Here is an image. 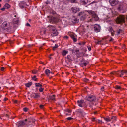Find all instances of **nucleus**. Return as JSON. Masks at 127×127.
I'll use <instances>...</instances> for the list:
<instances>
[{
  "label": "nucleus",
  "instance_id": "obj_1",
  "mask_svg": "<svg viewBox=\"0 0 127 127\" xmlns=\"http://www.w3.org/2000/svg\"><path fill=\"white\" fill-rule=\"evenodd\" d=\"M48 27L50 28V30L51 33V35L52 37L57 36L58 34V32H57L56 28L51 25L48 26Z\"/></svg>",
  "mask_w": 127,
  "mask_h": 127
},
{
  "label": "nucleus",
  "instance_id": "obj_2",
  "mask_svg": "<svg viewBox=\"0 0 127 127\" xmlns=\"http://www.w3.org/2000/svg\"><path fill=\"white\" fill-rule=\"evenodd\" d=\"M127 73V70H122L121 71H118L117 72L114 71H113L110 73L111 74L113 75L116 74L117 75H119V76L120 77H122L124 74H126Z\"/></svg>",
  "mask_w": 127,
  "mask_h": 127
},
{
  "label": "nucleus",
  "instance_id": "obj_3",
  "mask_svg": "<svg viewBox=\"0 0 127 127\" xmlns=\"http://www.w3.org/2000/svg\"><path fill=\"white\" fill-rule=\"evenodd\" d=\"M125 17L124 15H120L117 19L116 22L117 23L120 24L122 23H124Z\"/></svg>",
  "mask_w": 127,
  "mask_h": 127
},
{
  "label": "nucleus",
  "instance_id": "obj_4",
  "mask_svg": "<svg viewBox=\"0 0 127 127\" xmlns=\"http://www.w3.org/2000/svg\"><path fill=\"white\" fill-rule=\"evenodd\" d=\"M86 100L90 102L94 101L96 99L95 97L92 95H89L86 97Z\"/></svg>",
  "mask_w": 127,
  "mask_h": 127
},
{
  "label": "nucleus",
  "instance_id": "obj_5",
  "mask_svg": "<svg viewBox=\"0 0 127 127\" xmlns=\"http://www.w3.org/2000/svg\"><path fill=\"white\" fill-rule=\"evenodd\" d=\"M12 24L11 23H10L9 22L7 23L4 22L2 24V25L4 27H7L9 29H10L12 26Z\"/></svg>",
  "mask_w": 127,
  "mask_h": 127
},
{
  "label": "nucleus",
  "instance_id": "obj_6",
  "mask_svg": "<svg viewBox=\"0 0 127 127\" xmlns=\"http://www.w3.org/2000/svg\"><path fill=\"white\" fill-rule=\"evenodd\" d=\"M49 19V21L50 22L55 23L58 22V19L56 17L50 16Z\"/></svg>",
  "mask_w": 127,
  "mask_h": 127
},
{
  "label": "nucleus",
  "instance_id": "obj_7",
  "mask_svg": "<svg viewBox=\"0 0 127 127\" xmlns=\"http://www.w3.org/2000/svg\"><path fill=\"white\" fill-rule=\"evenodd\" d=\"M31 119H26L24 120V126L25 125L26 126L28 127L31 125Z\"/></svg>",
  "mask_w": 127,
  "mask_h": 127
},
{
  "label": "nucleus",
  "instance_id": "obj_8",
  "mask_svg": "<svg viewBox=\"0 0 127 127\" xmlns=\"http://www.w3.org/2000/svg\"><path fill=\"white\" fill-rule=\"evenodd\" d=\"M94 30L96 32H99L101 29L100 26L99 25L95 24L94 26Z\"/></svg>",
  "mask_w": 127,
  "mask_h": 127
},
{
  "label": "nucleus",
  "instance_id": "obj_9",
  "mask_svg": "<svg viewBox=\"0 0 127 127\" xmlns=\"http://www.w3.org/2000/svg\"><path fill=\"white\" fill-rule=\"evenodd\" d=\"M117 0H110L109 2L112 6H114L117 4L118 3Z\"/></svg>",
  "mask_w": 127,
  "mask_h": 127
},
{
  "label": "nucleus",
  "instance_id": "obj_10",
  "mask_svg": "<svg viewBox=\"0 0 127 127\" xmlns=\"http://www.w3.org/2000/svg\"><path fill=\"white\" fill-rule=\"evenodd\" d=\"M84 102L83 100H81L77 101L78 105L80 107H83L84 106Z\"/></svg>",
  "mask_w": 127,
  "mask_h": 127
},
{
  "label": "nucleus",
  "instance_id": "obj_11",
  "mask_svg": "<svg viewBox=\"0 0 127 127\" xmlns=\"http://www.w3.org/2000/svg\"><path fill=\"white\" fill-rule=\"evenodd\" d=\"M99 18L98 17V16L96 14L95 15H94L93 17L91 19H90V20H89V22H90L91 21H92L94 20H95V21H97L99 19Z\"/></svg>",
  "mask_w": 127,
  "mask_h": 127
},
{
  "label": "nucleus",
  "instance_id": "obj_12",
  "mask_svg": "<svg viewBox=\"0 0 127 127\" xmlns=\"http://www.w3.org/2000/svg\"><path fill=\"white\" fill-rule=\"evenodd\" d=\"M16 125L18 127H23L24 125V121H19L16 123Z\"/></svg>",
  "mask_w": 127,
  "mask_h": 127
},
{
  "label": "nucleus",
  "instance_id": "obj_13",
  "mask_svg": "<svg viewBox=\"0 0 127 127\" xmlns=\"http://www.w3.org/2000/svg\"><path fill=\"white\" fill-rule=\"evenodd\" d=\"M71 10L73 13H75L79 12L80 10L78 8L73 7L71 8Z\"/></svg>",
  "mask_w": 127,
  "mask_h": 127
},
{
  "label": "nucleus",
  "instance_id": "obj_14",
  "mask_svg": "<svg viewBox=\"0 0 127 127\" xmlns=\"http://www.w3.org/2000/svg\"><path fill=\"white\" fill-rule=\"evenodd\" d=\"M124 4L122 3H120L119 5L118 8V10L120 11L124 9Z\"/></svg>",
  "mask_w": 127,
  "mask_h": 127
},
{
  "label": "nucleus",
  "instance_id": "obj_15",
  "mask_svg": "<svg viewBox=\"0 0 127 127\" xmlns=\"http://www.w3.org/2000/svg\"><path fill=\"white\" fill-rule=\"evenodd\" d=\"M78 113L80 114L81 115L83 116H84L85 115V113L84 112L83 110L81 109H78L77 111Z\"/></svg>",
  "mask_w": 127,
  "mask_h": 127
},
{
  "label": "nucleus",
  "instance_id": "obj_16",
  "mask_svg": "<svg viewBox=\"0 0 127 127\" xmlns=\"http://www.w3.org/2000/svg\"><path fill=\"white\" fill-rule=\"evenodd\" d=\"M46 74L48 76L53 74V73L51 72L48 69H46L45 71Z\"/></svg>",
  "mask_w": 127,
  "mask_h": 127
},
{
  "label": "nucleus",
  "instance_id": "obj_17",
  "mask_svg": "<svg viewBox=\"0 0 127 127\" xmlns=\"http://www.w3.org/2000/svg\"><path fill=\"white\" fill-rule=\"evenodd\" d=\"M87 12L90 14L92 15L93 17L96 14L95 12L92 11H88Z\"/></svg>",
  "mask_w": 127,
  "mask_h": 127
},
{
  "label": "nucleus",
  "instance_id": "obj_18",
  "mask_svg": "<svg viewBox=\"0 0 127 127\" xmlns=\"http://www.w3.org/2000/svg\"><path fill=\"white\" fill-rule=\"evenodd\" d=\"M46 31V30L45 29L43 28L41 30L40 33L42 35L43 34H45V32Z\"/></svg>",
  "mask_w": 127,
  "mask_h": 127
},
{
  "label": "nucleus",
  "instance_id": "obj_19",
  "mask_svg": "<svg viewBox=\"0 0 127 127\" xmlns=\"http://www.w3.org/2000/svg\"><path fill=\"white\" fill-rule=\"evenodd\" d=\"M88 2V0H81V3L83 4H85L87 3Z\"/></svg>",
  "mask_w": 127,
  "mask_h": 127
},
{
  "label": "nucleus",
  "instance_id": "obj_20",
  "mask_svg": "<svg viewBox=\"0 0 127 127\" xmlns=\"http://www.w3.org/2000/svg\"><path fill=\"white\" fill-rule=\"evenodd\" d=\"M32 82H29L25 84L26 86L27 87H30L32 85Z\"/></svg>",
  "mask_w": 127,
  "mask_h": 127
},
{
  "label": "nucleus",
  "instance_id": "obj_21",
  "mask_svg": "<svg viewBox=\"0 0 127 127\" xmlns=\"http://www.w3.org/2000/svg\"><path fill=\"white\" fill-rule=\"evenodd\" d=\"M104 120L107 122H108L111 121V118H110L109 117H107L106 118H104Z\"/></svg>",
  "mask_w": 127,
  "mask_h": 127
},
{
  "label": "nucleus",
  "instance_id": "obj_22",
  "mask_svg": "<svg viewBox=\"0 0 127 127\" xmlns=\"http://www.w3.org/2000/svg\"><path fill=\"white\" fill-rule=\"evenodd\" d=\"M68 52L67 51H66L65 50H64L62 52V54L63 56H65L67 53Z\"/></svg>",
  "mask_w": 127,
  "mask_h": 127
},
{
  "label": "nucleus",
  "instance_id": "obj_23",
  "mask_svg": "<svg viewBox=\"0 0 127 127\" xmlns=\"http://www.w3.org/2000/svg\"><path fill=\"white\" fill-rule=\"evenodd\" d=\"M79 51V50H73L72 51V52L73 53H74V54L77 55V56H78V54L77 53Z\"/></svg>",
  "mask_w": 127,
  "mask_h": 127
},
{
  "label": "nucleus",
  "instance_id": "obj_24",
  "mask_svg": "<svg viewBox=\"0 0 127 127\" xmlns=\"http://www.w3.org/2000/svg\"><path fill=\"white\" fill-rule=\"evenodd\" d=\"M10 7V5L7 3L4 6V7H5L6 9H8Z\"/></svg>",
  "mask_w": 127,
  "mask_h": 127
},
{
  "label": "nucleus",
  "instance_id": "obj_25",
  "mask_svg": "<svg viewBox=\"0 0 127 127\" xmlns=\"http://www.w3.org/2000/svg\"><path fill=\"white\" fill-rule=\"evenodd\" d=\"M18 20L17 19H13V23L15 24H17L18 23Z\"/></svg>",
  "mask_w": 127,
  "mask_h": 127
},
{
  "label": "nucleus",
  "instance_id": "obj_26",
  "mask_svg": "<svg viewBox=\"0 0 127 127\" xmlns=\"http://www.w3.org/2000/svg\"><path fill=\"white\" fill-rule=\"evenodd\" d=\"M71 37L73 39L74 42H76L77 41L76 39L75 38L74 35L73 34H71L70 35Z\"/></svg>",
  "mask_w": 127,
  "mask_h": 127
},
{
  "label": "nucleus",
  "instance_id": "obj_27",
  "mask_svg": "<svg viewBox=\"0 0 127 127\" xmlns=\"http://www.w3.org/2000/svg\"><path fill=\"white\" fill-rule=\"evenodd\" d=\"M72 21L73 23L77 22H78V20L77 18L73 19L72 20Z\"/></svg>",
  "mask_w": 127,
  "mask_h": 127
},
{
  "label": "nucleus",
  "instance_id": "obj_28",
  "mask_svg": "<svg viewBox=\"0 0 127 127\" xmlns=\"http://www.w3.org/2000/svg\"><path fill=\"white\" fill-rule=\"evenodd\" d=\"M20 7L21 8H24V3L23 2H20Z\"/></svg>",
  "mask_w": 127,
  "mask_h": 127
},
{
  "label": "nucleus",
  "instance_id": "obj_29",
  "mask_svg": "<svg viewBox=\"0 0 127 127\" xmlns=\"http://www.w3.org/2000/svg\"><path fill=\"white\" fill-rule=\"evenodd\" d=\"M86 15H84L81 16L80 18V19L81 20H83L85 19L86 17Z\"/></svg>",
  "mask_w": 127,
  "mask_h": 127
},
{
  "label": "nucleus",
  "instance_id": "obj_30",
  "mask_svg": "<svg viewBox=\"0 0 127 127\" xmlns=\"http://www.w3.org/2000/svg\"><path fill=\"white\" fill-rule=\"evenodd\" d=\"M117 32L118 34H119L123 32V31L121 29H119L117 31Z\"/></svg>",
  "mask_w": 127,
  "mask_h": 127
},
{
  "label": "nucleus",
  "instance_id": "obj_31",
  "mask_svg": "<svg viewBox=\"0 0 127 127\" xmlns=\"http://www.w3.org/2000/svg\"><path fill=\"white\" fill-rule=\"evenodd\" d=\"M35 86L36 87H41L42 86V85L39 83H36L35 84Z\"/></svg>",
  "mask_w": 127,
  "mask_h": 127
},
{
  "label": "nucleus",
  "instance_id": "obj_32",
  "mask_svg": "<svg viewBox=\"0 0 127 127\" xmlns=\"http://www.w3.org/2000/svg\"><path fill=\"white\" fill-rule=\"evenodd\" d=\"M4 18L0 16V23H1L4 20Z\"/></svg>",
  "mask_w": 127,
  "mask_h": 127
},
{
  "label": "nucleus",
  "instance_id": "obj_33",
  "mask_svg": "<svg viewBox=\"0 0 127 127\" xmlns=\"http://www.w3.org/2000/svg\"><path fill=\"white\" fill-rule=\"evenodd\" d=\"M35 96H34V98H37L39 97V95L38 93H35Z\"/></svg>",
  "mask_w": 127,
  "mask_h": 127
},
{
  "label": "nucleus",
  "instance_id": "obj_34",
  "mask_svg": "<svg viewBox=\"0 0 127 127\" xmlns=\"http://www.w3.org/2000/svg\"><path fill=\"white\" fill-rule=\"evenodd\" d=\"M67 59H68V61L69 62H70L71 61V57L69 55H68L67 57L66 58Z\"/></svg>",
  "mask_w": 127,
  "mask_h": 127
},
{
  "label": "nucleus",
  "instance_id": "obj_35",
  "mask_svg": "<svg viewBox=\"0 0 127 127\" xmlns=\"http://www.w3.org/2000/svg\"><path fill=\"white\" fill-rule=\"evenodd\" d=\"M55 95H54L50 97V99L52 100H55Z\"/></svg>",
  "mask_w": 127,
  "mask_h": 127
},
{
  "label": "nucleus",
  "instance_id": "obj_36",
  "mask_svg": "<svg viewBox=\"0 0 127 127\" xmlns=\"http://www.w3.org/2000/svg\"><path fill=\"white\" fill-rule=\"evenodd\" d=\"M109 31L111 32H114V31H113V30L112 29V27L111 26H110L109 27Z\"/></svg>",
  "mask_w": 127,
  "mask_h": 127
},
{
  "label": "nucleus",
  "instance_id": "obj_37",
  "mask_svg": "<svg viewBox=\"0 0 127 127\" xmlns=\"http://www.w3.org/2000/svg\"><path fill=\"white\" fill-rule=\"evenodd\" d=\"M111 120H112L113 121L115 120L116 119V117L115 116H113L111 118Z\"/></svg>",
  "mask_w": 127,
  "mask_h": 127
},
{
  "label": "nucleus",
  "instance_id": "obj_38",
  "mask_svg": "<svg viewBox=\"0 0 127 127\" xmlns=\"http://www.w3.org/2000/svg\"><path fill=\"white\" fill-rule=\"evenodd\" d=\"M88 63V62L87 61L86 62H83L82 63V65H83L84 66H85Z\"/></svg>",
  "mask_w": 127,
  "mask_h": 127
},
{
  "label": "nucleus",
  "instance_id": "obj_39",
  "mask_svg": "<svg viewBox=\"0 0 127 127\" xmlns=\"http://www.w3.org/2000/svg\"><path fill=\"white\" fill-rule=\"evenodd\" d=\"M29 109L27 107L24 108V112H29Z\"/></svg>",
  "mask_w": 127,
  "mask_h": 127
},
{
  "label": "nucleus",
  "instance_id": "obj_40",
  "mask_svg": "<svg viewBox=\"0 0 127 127\" xmlns=\"http://www.w3.org/2000/svg\"><path fill=\"white\" fill-rule=\"evenodd\" d=\"M115 88L117 89H120V87L119 86H116L115 87Z\"/></svg>",
  "mask_w": 127,
  "mask_h": 127
},
{
  "label": "nucleus",
  "instance_id": "obj_41",
  "mask_svg": "<svg viewBox=\"0 0 127 127\" xmlns=\"http://www.w3.org/2000/svg\"><path fill=\"white\" fill-rule=\"evenodd\" d=\"M65 111L69 113H70L71 112V110L69 109H67L65 110Z\"/></svg>",
  "mask_w": 127,
  "mask_h": 127
},
{
  "label": "nucleus",
  "instance_id": "obj_42",
  "mask_svg": "<svg viewBox=\"0 0 127 127\" xmlns=\"http://www.w3.org/2000/svg\"><path fill=\"white\" fill-rule=\"evenodd\" d=\"M37 71L34 70L32 71V72L33 73L35 74L37 72Z\"/></svg>",
  "mask_w": 127,
  "mask_h": 127
},
{
  "label": "nucleus",
  "instance_id": "obj_43",
  "mask_svg": "<svg viewBox=\"0 0 127 127\" xmlns=\"http://www.w3.org/2000/svg\"><path fill=\"white\" fill-rule=\"evenodd\" d=\"M44 89L42 88H40L39 89V91L40 92H42L43 91Z\"/></svg>",
  "mask_w": 127,
  "mask_h": 127
},
{
  "label": "nucleus",
  "instance_id": "obj_44",
  "mask_svg": "<svg viewBox=\"0 0 127 127\" xmlns=\"http://www.w3.org/2000/svg\"><path fill=\"white\" fill-rule=\"evenodd\" d=\"M36 76H34L32 77V78L33 79H37V78H36Z\"/></svg>",
  "mask_w": 127,
  "mask_h": 127
},
{
  "label": "nucleus",
  "instance_id": "obj_45",
  "mask_svg": "<svg viewBox=\"0 0 127 127\" xmlns=\"http://www.w3.org/2000/svg\"><path fill=\"white\" fill-rule=\"evenodd\" d=\"M102 41V40L100 41H98L97 42V44H100V43Z\"/></svg>",
  "mask_w": 127,
  "mask_h": 127
},
{
  "label": "nucleus",
  "instance_id": "obj_46",
  "mask_svg": "<svg viewBox=\"0 0 127 127\" xmlns=\"http://www.w3.org/2000/svg\"><path fill=\"white\" fill-rule=\"evenodd\" d=\"M14 103H17L18 104V102L17 100H15L14 101Z\"/></svg>",
  "mask_w": 127,
  "mask_h": 127
},
{
  "label": "nucleus",
  "instance_id": "obj_47",
  "mask_svg": "<svg viewBox=\"0 0 127 127\" xmlns=\"http://www.w3.org/2000/svg\"><path fill=\"white\" fill-rule=\"evenodd\" d=\"M75 0H71V2L72 3H74L75 2Z\"/></svg>",
  "mask_w": 127,
  "mask_h": 127
},
{
  "label": "nucleus",
  "instance_id": "obj_48",
  "mask_svg": "<svg viewBox=\"0 0 127 127\" xmlns=\"http://www.w3.org/2000/svg\"><path fill=\"white\" fill-rule=\"evenodd\" d=\"M26 25L27 26H31L30 25L29 23H27V24H26Z\"/></svg>",
  "mask_w": 127,
  "mask_h": 127
},
{
  "label": "nucleus",
  "instance_id": "obj_49",
  "mask_svg": "<svg viewBox=\"0 0 127 127\" xmlns=\"http://www.w3.org/2000/svg\"><path fill=\"white\" fill-rule=\"evenodd\" d=\"M6 9L5 7H4L3 8H1L0 10L3 11H4L5 10V9Z\"/></svg>",
  "mask_w": 127,
  "mask_h": 127
},
{
  "label": "nucleus",
  "instance_id": "obj_50",
  "mask_svg": "<svg viewBox=\"0 0 127 127\" xmlns=\"http://www.w3.org/2000/svg\"><path fill=\"white\" fill-rule=\"evenodd\" d=\"M88 49L89 51H90L91 50V48L90 47L88 46Z\"/></svg>",
  "mask_w": 127,
  "mask_h": 127
},
{
  "label": "nucleus",
  "instance_id": "obj_51",
  "mask_svg": "<svg viewBox=\"0 0 127 127\" xmlns=\"http://www.w3.org/2000/svg\"><path fill=\"white\" fill-rule=\"evenodd\" d=\"M67 119L68 120H71L72 119V118L71 117H68L67 118Z\"/></svg>",
  "mask_w": 127,
  "mask_h": 127
},
{
  "label": "nucleus",
  "instance_id": "obj_52",
  "mask_svg": "<svg viewBox=\"0 0 127 127\" xmlns=\"http://www.w3.org/2000/svg\"><path fill=\"white\" fill-rule=\"evenodd\" d=\"M4 68L3 67H2L1 68V70L2 71H3L4 70Z\"/></svg>",
  "mask_w": 127,
  "mask_h": 127
},
{
  "label": "nucleus",
  "instance_id": "obj_53",
  "mask_svg": "<svg viewBox=\"0 0 127 127\" xmlns=\"http://www.w3.org/2000/svg\"><path fill=\"white\" fill-rule=\"evenodd\" d=\"M82 12H80L78 14V16H80L81 15H82Z\"/></svg>",
  "mask_w": 127,
  "mask_h": 127
},
{
  "label": "nucleus",
  "instance_id": "obj_54",
  "mask_svg": "<svg viewBox=\"0 0 127 127\" xmlns=\"http://www.w3.org/2000/svg\"><path fill=\"white\" fill-rule=\"evenodd\" d=\"M68 36H65L64 37V38H66V39H68Z\"/></svg>",
  "mask_w": 127,
  "mask_h": 127
},
{
  "label": "nucleus",
  "instance_id": "obj_55",
  "mask_svg": "<svg viewBox=\"0 0 127 127\" xmlns=\"http://www.w3.org/2000/svg\"><path fill=\"white\" fill-rule=\"evenodd\" d=\"M40 107L41 108H42L44 107V105H40Z\"/></svg>",
  "mask_w": 127,
  "mask_h": 127
},
{
  "label": "nucleus",
  "instance_id": "obj_56",
  "mask_svg": "<svg viewBox=\"0 0 127 127\" xmlns=\"http://www.w3.org/2000/svg\"><path fill=\"white\" fill-rule=\"evenodd\" d=\"M54 47H56V48H57L58 47V45L57 44H55Z\"/></svg>",
  "mask_w": 127,
  "mask_h": 127
},
{
  "label": "nucleus",
  "instance_id": "obj_57",
  "mask_svg": "<svg viewBox=\"0 0 127 127\" xmlns=\"http://www.w3.org/2000/svg\"><path fill=\"white\" fill-rule=\"evenodd\" d=\"M52 48L53 50H55L56 49V47H55L54 46Z\"/></svg>",
  "mask_w": 127,
  "mask_h": 127
},
{
  "label": "nucleus",
  "instance_id": "obj_58",
  "mask_svg": "<svg viewBox=\"0 0 127 127\" xmlns=\"http://www.w3.org/2000/svg\"><path fill=\"white\" fill-rule=\"evenodd\" d=\"M52 13L53 14H56V12L55 11L52 12Z\"/></svg>",
  "mask_w": 127,
  "mask_h": 127
},
{
  "label": "nucleus",
  "instance_id": "obj_59",
  "mask_svg": "<svg viewBox=\"0 0 127 127\" xmlns=\"http://www.w3.org/2000/svg\"><path fill=\"white\" fill-rule=\"evenodd\" d=\"M95 120H95V118H93L92 120V121H94Z\"/></svg>",
  "mask_w": 127,
  "mask_h": 127
},
{
  "label": "nucleus",
  "instance_id": "obj_60",
  "mask_svg": "<svg viewBox=\"0 0 127 127\" xmlns=\"http://www.w3.org/2000/svg\"><path fill=\"white\" fill-rule=\"evenodd\" d=\"M97 121H98V122L99 123H100V122H102L101 120H97Z\"/></svg>",
  "mask_w": 127,
  "mask_h": 127
},
{
  "label": "nucleus",
  "instance_id": "obj_61",
  "mask_svg": "<svg viewBox=\"0 0 127 127\" xmlns=\"http://www.w3.org/2000/svg\"><path fill=\"white\" fill-rule=\"evenodd\" d=\"M7 99H8L7 98H5L4 99V100L5 101H6L7 100Z\"/></svg>",
  "mask_w": 127,
  "mask_h": 127
},
{
  "label": "nucleus",
  "instance_id": "obj_62",
  "mask_svg": "<svg viewBox=\"0 0 127 127\" xmlns=\"http://www.w3.org/2000/svg\"><path fill=\"white\" fill-rule=\"evenodd\" d=\"M113 38H111V39L110 40V41H112L113 40Z\"/></svg>",
  "mask_w": 127,
  "mask_h": 127
},
{
  "label": "nucleus",
  "instance_id": "obj_63",
  "mask_svg": "<svg viewBox=\"0 0 127 127\" xmlns=\"http://www.w3.org/2000/svg\"><path fill=\"white\" fill-rule=\"evenodd\" d=\"M3 78V79H8V78H6V77H4V78Z\"/></svg>",
  "mask_w": 127,
  "mask_h": 127
},
{
  "label": "nucleus",
  "instance_id": "obj_64",
  "mask_svg": "<svg viewBox=\"0 0 127 127\" xmlns=\"http://www.w3.org/2000/svg\"><path fill=\"white\" fill-rule=\"evenodd\" d=\"M104 89V87H102L101 88V89L102 90L103 89Z\"/></svg>",
  "mask_w": 127,
  "mask_h": 127
}]
</instances>
